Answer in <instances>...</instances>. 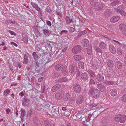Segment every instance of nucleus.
<instances>
[{
    "label": "nucleus",
    "mask_w": 126,
    "mask_h": 126,
    "mask_svg": "<svg viewBox=\"0 0 126 126\" xmlns=\"http://www.w3.org/2000/svg\"><path fill=\"white\" fill-rule=\"evenodd\" d=\"M114 119L116 121H119L121 123H123L126 119V117L124 115L118 114L115 116Z\"/></svg>",
    "instance_id": "obj_1"
},
{
    "label": "nucleus",
    "mask_w": 126,
    "mask_h": 126,
    "mask_svg": "<svg viewBox=\"0 0 126 126\" xmlns=\"http://www.w3.org/2000/svg\"><path fill=\"white\" fill-rule=\"evenodd\" d=\"M36 22L37 23V25L38 26L42 28H44L45 27H47V26L45 22L43 20L37 19L36 20Z\"/></svg>",
    "instance_id": "obj_2"
},
{
    "label": "nucleus",
    "mask_w": 126,
    "mask_h": 126,
    "mask_svg": "<svg viewBox=\"0 0 126 126\" xmlns=\"http://www.w3.org/2000/svg\"><path fill=\"white\" fill-rule=\"evenodd\" d=\"M82 49V47L80 45H76L73 48L72 52L73 53L77 54L80 52Z\"/></svg>",
    "instance_id": "obj_3"
},
{
    "label": "nucleus",
    "mask_w": 126,
    "mask_h": 126,
    "mask_svg": "<svg viewBox=\"0 0 126 126\" xmlns=\"http://www.w3.org/2000/svg\"><path fill=\"white\" fill-rule=\"evenodd\" d=\"M73 89L74 91L77 93H79L81 91V88L78 83H75L73 85Z\"/></svg>",
    "instance_id": "obj_4"
},
{
    "label": "nucleus",
    "mask_w": 126,
    "mask_h": 126,
    "mask_svg": "<svg viewBox=\"0 0 126 126\" xmlns=\"http://www.w3.org/2000/svg\"><path fill=\"white\" fill-rule=\"evenodd\" d=\"M84 98L82 95H79L76 99V103L77 104H81L84 101Z\"/></svg>",
    "instance_id": "obj_5"
},
{
    "label": "nucleus",
    "mask_w": 126,
    "mask_h": 126,
    "mask_svg": "<svg viewBox=\"0 0 126 126\" xmlns=\"http://www.w3.org/2000/svg\"><path fill=\"white\" fill-rule=\"evenodd\" d=\"M112 12L111 10L107 9L104 11V16L106 17H108L110 16Z\"/></svg>",
    "instance_id": "obj_6"
},
{
    "label": "nucleus",
    "mask_w": 126,
    "mask_h": 126,
    "mask_svg": "<svg viewBox=\"0 0 126 126\" xmlns=\"http://www.w3.org/2000/svg\"><path fill=\"white\" fill-rule=\"evenodd\" d=\"M22 104L23 106H25L27 105V104H29L30 102V100L26 96H24L23 99Z\"/></svg>",
    "instance_id": "obj_7"
},
{
    "label": "nucleus",
    "mask_w": 126,
    "mask_h": 126,
    "mask_svg": "<svg viewBox=\"0 0 126 126\" xmlns=\"http://www.w3.org/2000/svg\"><path fill=\"white\" fill-rule=\"evenodd\" d=\"M61 87L60 84H56L52 87L51 90L53 92H55L59 89Z\"/></svg>",
    "instance_id": "obj_8"
},
{
    "label": "nucleus",
    "mask_w": 126,
    "mask_h": 126,
    "mask_svg": "<svg viewBox=\"0 0 126 126\" xmlns=\"http://www.w3.org/2000/svg\"><path fill=\"white\" fill-rule=\"evenodd\" d=\"M93 94V95L94 98H96L99 97L100 91L96 89H95Z\"/></svg>",
    "instance_id": "obj_9"
},
{
    "label": "nucleus",
    "mask_w": 126,
    "mask_h": 126,
    "mask_svg": "<svg viewBox=\"0 0 126 126\" xmlns=\"http://www.w3.org/2000/svg\"><path fill=\"white\" fill-rule=\"evenodd\" d=\"M31 4L33 7L34 8L39 12L41 14V9L38 7L37 5L35 3H34L32 2H31Z\"/></svg>",
    "instance_id": "obj_10"
},
{
    "label": "nucleus",
    "mask_w": 126,
    "mask_h": 126,
    "mask_svg": "<svg viewBox=\"0 0 126 126\" xmlns=\"http://www.w3.org/2000/svg\"><path fill=\"white\" fill-rule=\"evenodd\" d=\"M81 43L83 46L84 47H87L89 45V41L87 39H83L81 41Z\"/></svg>",
    "instance_id": "obj_11"
},
{
    "label": "nucleus",
    "mask_w": 126,
    "mask_h": 126,
    "mask_svg": "<svg viewBox=\"0 0 126 126\" xmlns=\"http://www.w3.org/2000/svg\"><path fill=\"white\" fill-rule=\"evenodd\" d=\"M52 111L56 114L58 116H59L60 114L59 111V109L56 106L53 107Z\"/></svg>",
    "instance_id": "obj_12"
},
{
    "label": "nucleus",
    "mask_w": 126,
    "mask_h": 126,
    "mask_svg": "<svg viewBox=\"0 0 126 126\" xmlns=\"http://www.w3.org/2000/svg\"><path fill=\"white\" fill-rule=\"evenodd\" d=\"M114 9L115 11L119 13L122 15L125 16L126 15V13L123 10L116 8H115Z\"/></svg>",
    "instance_id": "obj_13"
},
{
    "label": "nucleus",
    "mask_w": 126,
    "mask_h": 126,
    "mask_svg": "<svg viewBox=\"0 0 126 126\" xmlns=\"http://www.w3.org/2000/svg\"><path fill=\"white\" fill-rule=\"evenodd\" d=\"M71 96L69 93H66L63 94V98L64 100L66 101L69 100L70 99Z\"/></svg>",
    "instance_id": "obj_14"
},
{
    "label": "nucleus",
    "mask_w": 126,
    "mask_h": 126,
    "mask_svg": "<svg viewBox=\"0 0 126 126\" xmlns=\"http://www.w3.org/2000/svg\"><path fill=\"white\" fill-rule=\"evenodd\" d=\"M29 62V59L28 55L25 54L24 56V59L22 61V63L23 64H27Z\"/></svg>",
    "instance_id": "obj_15"
},
{
    "label": "nucleus",
    "mask_w": 126,
    "mask_h": 126,
    "mask_svg": "<svg viewBox=\"0 0 126 126\" xmlns=\"http://www.w3.org/2000/svg\"><path fill=\"white\" fill-rule=\"evenodd\" d=\"M96 77V79L99 81H102L104 80L103 75V74H98Z\"/></svg>",
    "instance_id": "obj_16"
},
{
    "label": "nucleus",
    "mask_w": 126,
    "mask_h": 126,
    "mask_svg": "<svg viewBox=\"0 0 126 126\" xmlns=\"http://www.w3.org/2000/svg\"><path fill=\"white\" fill-rule=\"evenodd\" d=\"M65 20L66 23L67 24L70 25V23H73L74 22L73 20L72 19H70L69 17L68 16H66Z\"/></svg>",
    "instance_id": "obj_17"
},
{
    "label": "nucleus",
    "mask_w": 126,
    "mask_h": 126,
    "mask_svg": "<svg viewBox=\"0 0 126 126\" xmlns=\"http://www.w3.org/2000/svg\"><path fill=\"white\" fill-rule=\"evenodd\" d=\"M120 19V17L118 16H114L112 17L110 20L111 22H117Z\"/></svg>",
    "instance_id": "obj_18"
},
{
    "label": "nucleus",
    "mask_w": 126,
    "mask_h": 126,
    "mask_svg": "<svg viewBox=\"0 0 126 126\" xmlns=\"http://www.w3.org/2000/svg\"><path fill=\"white\" fill-rule=\"evenodd\" d=\"M97 88L100 90L101 92H103L105 90V87L103 85L100 84H97Z\"/></svg>",
    "instance_id": "obj_19"
},
{
    "label": "nucleus",
    "mask_w": 126,
    "mask_h": 126,
    "mask_svg": "<svg viewBox=\"0 0 126 126\" xmlns=\"http://www.w3.org/2000/svg\"><path fill=\"white\" fill-rule=\"evenodd\" d=\"M82 79L84 80H86L88 77V74L87 73H84L82 74L81 75Z\"/></svg>",
    "instance_id": "obj_20"
},
{
    "label": "nucleus",
    "mask_w": 126,
    "mask_h": 126,
    "mask_svg": "<svg viewBox=\"0 0 126 126\" xmlns=\"http://www.w3.org/2000/svg\"><path fill=\"white\" fill-rule=\"evenodd\" d=\"M73 57L76 61H79L82 58V57L79 55H75Z\"/></svg>",
    "instance_id": "obj_21"
},
{
    "label": "nucleus",
    "mask_w": 126,
    "mask_h": 126,
    "mask_svg": "<svg viewBox=\"0 0 126 126\" xmlns=\"http://www.w3.org/2000/svg\"><path fill=\"white\" fill-rule=\"evenodd\" d=\"M97 0H91L90 4L92 6L95 7L97 6V5L98 4Z\"/></svg>",
    "instance_id": "obj_22"
},
{
    "label": "nucleus",
    "mask_w": 126,
    "mask_h": 126,
    "mask_svg": "<svg viewBox=\"0 0 126 126\" xmlns=\"http://www.w3.org/2000/svg\"><path fill=\"white\" fill-rule=\"evenodd\" d=\"M22 40L24 42L25 44H27L28 42V38L27 35H23L22 38Z\"/></svg>",
    "instance_id": "obj_23"
},
{
    "label": "nucleus",
    "mask_w": 126,
    "mask_h": 126,
    "mask_svg": "<svg viewBox=\"0 0 126 126\" xmlns=\"http://www.w3.org/2000/svg\"><path fill=\"white\" fill-rule=\"evenodd\" d=\"M109 49L110 51L112 53L114 54L116 52V50L114 47L112 45H110L109 46Z\"/></svg>",
    "instance_id": "obj_24"
},
{
    "label": "nucleus",
    "mask_w": 126,
    "mask_h": 126,
    "mask_svg": "<svg viewBox=\"0 0 126 126\" xmlns=\"http://www.w3.org/2000/svg\"><path fill=\"white\" fill-rule=\"evenodd\" d=\"M92 116V115H89L87 119H86L85 121H83L82 122V124L85 126H87V123L88 120H91V118Z\"/></svg>",
    "instance_id": "obj_25"
},
{
    "label": "nucleus",
    "mask_w": 126,
    "mask_h": 126,
    "mask_svg": "<svg viewBox=\"0 0 126 126\" xmlns=\"http://www.w3.org/2000/svg\"><path fill=\"white\" fill-rule=\"evenodd\" d=\"M63 64L61 63H59L56 65L55 69L57 71H59L60 70L63 68Z\"/></svg>",
    "instance_id": "obj_26"
},
{
    "label": "nucleus",
    "mask_w": 126,
    "mask_h": 126,
    "mask_svg": "<svg viewBox=\"0 0 126 126\" xmlns=\"http://www.w3.org/2000/svg\"><path fill=\"white\" fill-rule=\"evenodd\" d=\"M107 65L109 67L112 68L114 65L113 61L111 60H109L108 62Z\"/></svg>",
    "instance_id": "obj_27"
},
{
    "label": "nucleus",
    "mask_w": 126,
    "mask_h": 126,
    "mask_svg": "<svg viewBox=\"0 0 126 126\" xmlns=\"http://www.w3.org/2000/svg\"><path fill=\"white\" fill-rule=\"evenodd\" d=\"M43 29V32L44 34L46 35H48L49 33V31L48 29L47 26V27H45V28Z\"/></svg>",
    "instance_id": "obj_28"
},
{
    "label": "nucleus",
    "mask_w": 126,
    "mask_h": 126,
    "mask_svg": "<svg viewBox=\"0 0 126 126\" xmlns=\"http://www.w3.org/2000/svg\"><path fill=\"white\" fill-rule=\"evenodd\" d=\"M84 64L83 62L82 61H79L78 64L79 68L81 69H83L84 68Z\"/></svg>",
    "instance_id": "obj_29"
},
{
    "label": "nucleus",
    "mask_w": 126,
    "mask_h": 126,
    "mask_svg": "<svg viewBox=\"0 0 126 126\" xmlns=\"http://www.w3.org/2000/svg\"><path fill=\"white\" fill-rule=\"evenodd\" d=\"M84 116H85L84 115H82L81 114L79 113V114H78V113L76 115V117L79 119V121H80L82 120L84 118V119H86L85 117H83V118H81L82 117H83Z\"/></svg>",
    "instance_id": "obj_30"
},
{
    "label": "nucleus",
    "mask_w": 126,
    "mask_h": 126,
    "mask_svg": "<svg viewBox=\"0 0 126 126\" xmlns=\"http://www.w3.org/2000/svg\"><path fill=\"white\" fill-rule=\"evenodd\" d=\"M104 84L108 85H112L114 84V82L112 81L105 80L104 82Z\"/></svg>",
    "instance_id": "obj_31"
},
{
    "label": "nucleus",
    "mask_w": 126,
    "mask_h": 126,
    "mask_svg": "<svg viewBox=\"0 0 126 126\" xmlns=\"http://www.w3.org/2000/svg\"><path fill=\"white\" fill-rule=\"evenodd\" d=\"M97 6H95L96 7V9L97 11H100L101 10H103V6L102 5H97Z\"/></svg>",
    "instance_id": "obj_32"
},
{
    "label": "nucleus",
    "mask_w": 126,
    "mask_h": 126,
    "mask_svg": "<svg viewBox=\"0 0 126 126\" xmlns=\"http://www.w3.org/2000/svg\"><path fill=\"white\" fill-rule=\"evenodd\" d=\"M69 70L70 73L72 74L74 73L75 69L74 66L72 65H70L69 68Z\"/></svg>",
    "instance_id": "obj_33"
},
{
    "label": "nucleus",
    "mask_w": 126,
    "mask_h": 126,
    "mask_svg": "<svg viewBox=\"0 0 126 126\" xmlns=\"http://www.w3.org/2000/svg\"><path fill=\"white\" fill-rule=\"evenodd\" d=\"M55 97L57 99H60L62 97L61 93L60 92H58L55 94Z\"/></svg>",
    "instance_id": "obj_34"
},
{
    "label": "nucleus",
    "mask_w": 126,
    "mask_h": 126,
    "mask_svg": "<svg viewBox=\"0 0 126 126\" xmlns=\"http://www.w3.org/2000/svg\"><path fill=\"white\" fill-rule=\"evenodd\" d=\"M67 80V78L65 77H63L59 79L58 80V82L61 83V82H65Z\"/></svg>",
    "instance_id": "obj_35"
},
{
    "label": "nucleus",
    "mask_w": 126,
    "mask_h": 126,
    "mask_svg": "<svg viewBox=\"0 0 126 126\" xmlns=\"http://www.w3.org/2000/svg\"><path fill=\"white\" fill-rule=\"evenodd\" d=\"M46 126H52L53 124L51 122L49 121H47L44 123Z\"/></svg>",
    "instance_id": "obj_36"
},
{
    "label": "nucleus",
    "mask_w": 126,
    "mask_h": 126,
    "mask_svg": "<svg viewBox=\"0 0 126 126\" xmlns=\"http://www.w3.org/2000/svg\"><path fill=\"white\" fill-rule=\"evenodd\" d=\"M119 28L120 30H123L126 29V25L121 24L119 26Z\"/></svg>",
    "instance_id": "obj_37"
},
{
    "label": "nucleus",
    "mask_w": 126,
    "mask_h": 126,
    "mask_svg": "<svg viewBox=\"0 0 126 126\" xmlns=\"http://www.w3.org/2000/svg\"><path fill=\"white\" fill-rule=\"evenodd\" d=\"M117 67L119 69H121L122 68V65L121 62L119 61H118L117 62Z\"/></svg>",
    "instance_id": "obj_38"
},
{
    "label": "nucleus",
    "mask_w": 126,
    "mask_h": 126,
    "mask_svg": "<svg viewBox=\"0 0 126 126\" xmlns=\"http://www.w3.org/2000/svg\"><path fill=\"white\" fill-rule=\"evenodd\" d=\"M87 53L89 55H91L92 54V47L91 46L87 48Z\"/></svg>",
    "instance_id": "obj_39"
},
{
    "label": "nucleus",
    "mask_w": 126,
    "mask_h": 126,
    "mask_svg": "<svg viewBox=\"0 0 126 126\" xmlns=\"http://www.w3.org/2000/svg\"><path fill=\"white\" fill-rule=\"evenodd\" d=\"M32 55L34 59L36 61L39 58V56L36 54L35 52H33L32 53Z\"/></svg>",
    "instance_id": "obj_40"
},
{
    "label": "nucleus",
    "mask_w": 126,
    "mask_h": 126,
    "mask_svg": "<svg viewBox=\"0 0 126 126\" xmlns=\"http://www.w3.org/2000/svg\"><path fill=\"white\" fill-rule=\"evenodd\" d=\"M20 111L21 112V116L22 117H24L26 115V112L25 110L22 109H21Z\"/></svg>",
    "instance_id": "obj_41"
},
{
    "label": "nucleus",
    "mask_w": 126,
    "mask_h": 126,
    "mask_svg": "<svg viewBox=\"0 0 126 126\" xmlns=\"http://www.w3.org/2000/svg\"><path fill=\"white\" fill-rule=\"evenodd\" d=\"M86 33L87 31L85 30L81 31L78 34V36L79 37H81L82 35L86 34Z\"/></svg>",
    "instance_id": "obj_42"
},
{
    "label": "nucleus",
    "mask_w": 126,
    "mask_h": 126,
    "mask_svg": "<svg viewBox=\"0 0 126 126\" xmlns=\"http://www.w3.org/2000/svg\"><path fill=\"white\" fill-rule=\"evenodd\" d=\"M99 46L102 49H104L105 47V44L103 42L100 43L99 45Z\"/></svg>",
    "instance_id": "obj_43"
},
{
    "label": "nucleus",
    "mask_w": 126,
    "mask_h": 126,
    "mask_svg": "<svg viewBox=\"0 0 126 126\" xmlns=\"http://www.w3.org/2000/svg\"><path fill=\"white\" fill-rule=\"evenodd\" d=\"M38 54L41 56L42 55H43L45 54L44 50L41 49H40L39 50H38Z\"/></svg>",
    "instance_id": "obj_44"
},
{
    "label": "nucleus",
    "mask_w": 126,
    "mask_h": 126,
    "mask_svg": "<svg viewBox=\"0 0 126 126\" xmlns=\"http://www.w3.org/2000/svg\"><path fill=\"white\" fill-rule=\"evenodd\" d=\"M68 31L66 30H62L60 33L61 35H64L65 34H67L68 33Z\"/></svg>",
    "instance_id": "obj_45"
},
{
    "label": "nucleus",
    "mask_w": 126,
    "mask_h": 126,
    "mask_svg": "<svg viewBox=\"0 0 126 126\" xmlns=\"http://www.w3.org/2000/svg\"><path fill=\"white\" fill-rule=\"evenodd\" d=\"M95 89L94 88L92 87L90 88L89 90V93L91 95H93Z\"/></svg>",
    "instance_id": "obj_46"
},
{
    "label": "nucleus",
    "mask_w": 126,
    "mask_h": 126,
    "mask_svg": "<svg viewBox=\"0 0 126 126\" xmlns=\"http://www.w3.org/2000/svg\"><path fill=\"white\" fill-rule=\"evenodd\" d=\"M121 100L123 102L126 103V94L122 96Z\"/></svg>",
    "instance_id": "obj_47"
},
{
    "label": "nucleus",
    "mask_w": 126,
    "mask_h": 126,
    "mask_svg": "<svg viewBox=\"0 0 126 126\" xmlns=\"http://www.w3.org/2000/svg\"><path fill=\"white\" fill-rule=\"evenodd\" d=\"M117 54L119 55H121L123 53V51L120 48H118L117 49Z\"/></svg>",
    "instance_id": "obj_48"
},
{
    "label": "nucleus",
    "mask_w": 126,
    "mask_h": 126,
    "mask_svg": "<svg viewBox=\"0 0 126 126\" xmlns=\"http://www.w3.org/2000/svg\"><path fill=\"white\" fill-rule=\"evenodd\" d=\"M112 73L111 72H107V77L109 78H113L112 76Z\"/></svg>",
    "instance_id": "obj_49"
},
{
    "label": "nucleus",
    "mask_w": 126,
    "mask_h": 126,
    "mask_svg": "<svg viewBox=\"0 0 126 126\" xmlns=\"http://www.w3.org/2000/svg\"><path fill=\"white\" fill-rule=\"evenodd\" d=\"M10 92V90L9 89H7L4 92L3 94L5 96H6L7 94H8Z\"/></svg>",
    "instance_id": "obj_50"
},
{
    "label": "nucleus",
    "mask_w": 126,
    "mask_h": 126,
    "mask_svg": "<svg viewBox=\"0 0 126 126\" xmlns=\"http://www.w3.org/2000/svg\"><path fill=\"white\" fill-rule=\"evenodd\" d=\"M89 73L90 74V76L92 77H94L95 76V73L92 71H89Z\"/></svg>",
    "instance_id": "obj_51"
},
{
    "label": "nucleus",
    "mask_w": 126,
    "mask_h": 126,
    "mask_svg": "<svg viewBox=\"0 0 126 126\" xmlns=\"http://www.w3.org/2000/svg\"><path fill=\"white\" fill-rule=\"evenodd\" d=\"M117 91L114 90H113L111 93V96H114L116 94Z\"/></svg>",
    "instance_id": "obj_52"
},
{
    "label": "nucleus",
    "mask_w": 126,
    "mask_h": 126,
    "mask_svg": "<svg viewBox=\"0 0 126 126\" xmlns=\"http://www.w3.org/2000/svg\"><path fill=\"white\" fill-rule=\"evenodd\" d=\"M119 2L118 0H116L114 1L111 4L112 6H116L118 4Z\"/></svg>",
    "instance_id": "obj_53"
},
{
    "label": "nucleus",
    "mask_w": 126,
    "mask_h": 126,
    "mask_svg": "<svg viewBox=\"0 0 126 126\" xmlns=\"http://www.w3.org/2000/svg\"><path fill=\"white\" fill-rule=\"evenodd\" d=\"M76 76L78 77L80 75V71L79 70H77L76 72Z\"/></svg>",
    "instance_id": "obj_54"
},
{
    "label": "nucleus",
    "mask_w": 126,
    "mask_h": 126,
    "mask_svg": "<svg viewBox=\"0 0 126 126\" xmlns=\"http://www.w3.org/2000/svg\"><path fill=\"white\" fill-rule=\"evenodd\" d=\"M89 84H94L95 83V82L93 79H91L89 82Z\"/></svg>",
    "instance_id": "obj_55"
},
{
    "label": "nucleus",
    "mask_w": 126,
    "mask_h": 126,
    "mask_svg": "<svg viewBox=\"0 0 126 126\" xmlns=\"http://www.w3.org/2000/svg\"><path fill=\"white\" fill-rule=\"evenodd\" d=\"M32 111L31 110H30L29 111L27 114V116H30L32 115Z\"/></svg>",
    "instance_id": "obj_56"
},
{
    "label": "nucleus",
    "mask_w": 126,
    "mask_h": 126,
    "mask_svg": "<svg viewBox=\"0 0 126 126\" xmlns=\"http://www.w3.org/2000/svg\"><path fill=\"white\" fill-rule=\"evenodd\" d=\"M56 14L58 15L59 17H62V15L61 13L57 11L56 12Z\"/></svg>",
    "instance_id": "obj_57"
},
{
    "label": "nucleus",
    "mask_w": 126,
    "mask_h": 126,
    "mask_svg": "<svg viewBox=\"0 0 126 126\" xmlns=\"http://www.w3.org/2000/svg\"><path fill=\"white\" fill-rule=\"evenodd\" d=\"M35 70L37 69V68H39V64L37 62H36L35 64Z\"/></svg>",
    "instance_id": "obj_58"
},
{
    "label": "nucleus",
    "mask_w": 126,
    "mask_h": 126,
    "mask_svg": "<svg viewBox=\"0 0 126 126\" xmlns=\"http://www.w3.org/2000/svg\"><path fill=\"white\" fill-rule=\"evenodd\" d=\"M10 33L11 35H16V34L13 32L12 31L10 30H9L8 31Z\"/></svg>",
    "instance_id": "obj_59"
},
{
    "label": "nucleus",
    "mask_w": 126,
    "mask_h": 126,
    "mask_svg": "<svg viewBox=\"0 0 126 126\" xmlns=\"http://www.w3.org/2000/svg\"><path fill=\"white\" fill-rule=\"evenodd\" d=\"M47 24L49 26H51L52 24L51 22L49 20H48L47 22Z\"/></svg>",
    "instance_id": "obj_60"
},
{
    "label": "nucleus",
    "mask_w": 126,
    "mask_h": 126,
    "mask_svg": "<svg viewBox=\"0 0 126 126\" xmlns=\"http://www.w3.org/2000/svg\"><path fill=\"white\" fill-rule=\"evenodd\" d=\"M125 8V6L123 5H121L119 6V9H123Z\"/></svg>",
    "instance_id": "obj_61"
},
{
    "label": "nucleus",
    "mask_w": 126,
    "mask_h": 126,
    "mask_svg": "<svg viewBox=\"0 0 126 126\" xmlns=\"http://www.w3.org/2000/svg\"><path fill=\"white\" fill-rule=\"evenodd\" d=\"M96 51L97 52H100L102 51V50L100 48L97 47L96 49Z\"/></svg>",
    "instance_id": "obj_62"
},
{
    "label": "nucleus",
    "mask_w": 126,
    "mask_h": 126,
    "mask_svg": "<svg viewBox=\"0 0 126 126\" xmlns=\"http://www.w3.org/2000/svg\"><path fill=\"white\" fill-rule=\"evenodd\" d=\"M47 11L48 13H50L51 12L52 10L50 7H49L47 8Z\"/></svg>",
    "instance_id": "obj_63"
},
{
    "label": "nucleus",
    "mask_w": 126,
    "mask_h": 126,
    "mask_svg": "<svg viewBox=\"0 0 126 126\" xmlns=\"http://www.w3.org/2000/svg\"><path fill=\"white\" fill-rule=\"evenodd\" d=\"M11 45H14L16 47H17L18 46V45L17 44L13 42H11Z\"/></svg>",
    "instance_id": "obj_64"
}]
</instances>
